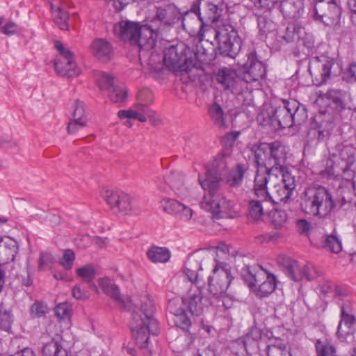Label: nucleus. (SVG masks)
Instances as JSON below:
<instances>
[{"instance_id": "nucleus-1", "label": "nucleus", "mask_w": 356, "mask_h": 356, "mask_svg": "<svg viewBox=\"0 0 356 356\" xmlns=\"http://www.w3.org/2000/svg\"><path fill=\"white\" fill-rule=\"evenodd\" d=\"M155 306L152 299L145 296L140 307L132 313L130 328L136 343L140 348L147 347L149 335L156 336L159 333V323L154 318Z\"/></svg>"}, {"instance_id": "nucleus-2", "label": "nucleus", "mask_w": 356, "mask_h": 356, "mask_svg": "<svg viewBox=\"0 0 356 356\" xmlns=\"http://www.w3.org/2000/svg\"><path fill=\"white\" fill-rule=\"evenodd\" d=\"M300 209L305 213L324 218L330 216L337 203L332 193L324 186L306 188L300 195Z\"/></svg>"}, {"instance_id": "nucleus-3", "label": "nucleus", "mask_w": 356, "mask_h": 356, "mask_svg": "<svg viewBox=\"0 0 356 356\" xmlns=\"http://www.w3.org/2000/svg\"><path fill=\"white\" fill-rule=\"evenodd\" d=\"M339 158L336 161H330L327 168L322 171V175L327 178H337L341 176L348 185V193L353 189L356 195V184L352 181L354 172L353 165L356 162V148L351 145H339Z\"/></svg>"}, {"instance_id": "nucleus-4", "label": "nucleus", "mask_w": 356, "mask_h": 356, "mask_svg": "<svg viewBox=\"0 0 356 356\" xmlns=\"http://www.w3.org/2000/svg\"><path fill=\"white\" fill-rule=\"evenodd\" d=\"M113 33L120 40L137 45L140 50L149 51L156 43L147 23L122 20L114 24Z\"/></svg>"}, {"instance_id": "nucleus-5", "label": "nucleus", "mask_w": 356, "mask_h": 356, "mask_svg": "<svg viewBox=\"0 0 356 356\" xmlns=\"http://www.w3.org/2000/svg\"><path fill=\"white\" fill-rule=\"evenodd\" d=\"M256 166L270 168L279 173L289 172L285 165L287 147L281 141L261 143L254 149Z\"/></svg>"}, {"instance_id": "nucleus-6", "label": "nucleus", "mask_w": 356, "mask_h": 356, "mask_svg": "<svg viewBox=\"0 0 356 356\" xmlns=\"http://www.w3.org/2000/svg\"><path fill=\"white\" fill-rule=\"evenodd\" d=\"M181 18L178 8L173 3H168L155 7L154 13L145 22L156 42L160 35L168 31Z\"/></svg>"}, {"instance_id": "nucleus-7", "label": "nucleus", "mask_w": 356, "mask_h": 356, "mask_svg": "<svg viewBox=\"0 0 356 356\" xmlns=\"http://www.w3.org/2000/svg\"><path fill=\"white\" fill-rule=\"evenodd\" d=\"M154 101V95L148 88L140 90L137 95V102L134 106L127 110H120L118 116L124 120V124L128 127L134 125L136 120L145 122L148 118L151 119L154 112L149 108V104Z\"/></svg>"}, {"instance_id": "nucleus-8", "label": "nucleus", "mask_w": 356, "mask_h": 356, "mask_svg": "<svg viewBox=\"0 0 356 356\" xmlns=\"http://www.w3.org/2000/svg\"><path fill=\"white\" fill-rule=\"evenodd\" d=\"M241 277L250 288L258 286L257 293L261 297L268 296L276 288L275 276L268 273L260 266H244L241 269Z\"/></svg>"}, {"instance_id": "nucleus-9", "label": "nucleus", "mask_w": 356, "mask_h": 356, "mask_svg": "<svg viewBox=\"0 0 356 356\" xmlns=\"http://www.w3.org/2000/svg\"><path fill=\"white\" fill-rule=\"evenodd\" d=\"M212 31L220 54L234 58L241 49V40L237 31L230 24H223Z\"/></svg>"}, {"instance_id": "nucleus-10", "label": "nucleus", "mask_w": 356, "mask_h": 356, "mask_svg": "<svg viewBox=\"0 0 356 356\" xmlns=\"http://www.w3.org/2000/svg\"><path fill=\"white\" fill-rule=\"evenodd\" d=\"M291 100H283L282 104L271 107L270 110L261 111L257 120L264 126H270L275 130L292 127Z\"/></svg>"}, {"instance_id": "nucleus-11", "label": "nucleus", "mask_w": 356, "mask_h": 356, "mask_svg": "<svg viewBox=\"0 0 356 356\" xmlns=\"http://www.w3.org/2000/svg\"><path fill=\"white\" fill-rule=\"evenodd\" d=\"M208 193L204 195L201 202V207L207 211H211L216 218L227 217L234 209V203L225 198L221 191V186L211 190L203 188Z\"/></svg>"}, {"instance_id": "nucleus-12", "label": "nucleus", "mask_w": 356, "mask_h": 356, "mask_svg": "<svg viewBox=\"0 0 356 356\" xmlns=\"http://www.w3.org/2000/svg\"><path fill=\"white\" fill-rule=\"evenodd\" d=\"M232 279L229 266L224 262L216 261L212 275L208 278L209 291L212 298L217 299L225 293Z\"/></svg>"}, {"instance_id": "nucleus-13", "label": "nucleus", "mask_w": 356, "mask_h": 356, "mask_svg": "<svg viewBox=\"0 0 356 356\" xmlns=\"http://www.w3.org/2000/svg\"><path fill=\"white\" fill-rule=\"evenodd\" d=\"M189 51L184 43L170 46L164 51V65L173 72L190 71L192 61L187 56Z\"/></svg>"}, {"instance_id": "nucleus-14", "label": "nucleus", "mask_w": 356, "mask_h": 356, "mask_svg": "<svg viewBox=\"0 0 356 356\" xmlns=\"http://www.w3.org/2000/svg\"><path fill=\"white\" fill-rule=\"evenodd\" d=\"M227 174V158L224 155L218 156L214 161L207 165L205 178L199 181L202 188L213 190L221 186L224 178Z\"/></svg>"}, {"instance_id": "nucleus-15", "label": "nucleus", "mask_w": 356, "mask_h": 356, "mask_svg": "<svg viewBox=\"0 0 356 356\" xmlns=\"http://www.w3.org/2000/svg\"><path fill=\"white\" fill-rule=\"evenodd\" d=\"M335 60L329 56L321 55L313 57L309 63L308 70L316 86L326 83L333 75Z\"/></svg>"}, {"instance_id": "nucleus-16", "label": "nucleus", "mask_w": 356, "mask_h": 356, "mask_svg": "<svg viewBox=\"0 0 356 356\" xmlns=\"http://www.w3.org/2000/svg\"><path fill=\"white\" fill-rule=\"evenodd\" d=\"M314 15L325 25L338 24L341 14L339 5L335 0H313Z\"/></svg>"}, {"instance_id": "nucleus-17", "label": "nucleus", "mask_w": 356, "mask_h": 356, "mask_svg": "<svg viewBox=\"0 0 356 356\" xmlns=\"http://www.w3.org/2000/svg\"><path fill=\"white\" fill-rule=\"evenodd\" d=\"M212 304L211 298L204 296L202 290L197 286L191 287L182 298V305L195 316H201Z\"/></svg>"}, {"instance_id": "nucleus-18", "label": "nucleus", "mask_w": 356, "mask_h": 356, "mask_svg": "<svg viewBox=\"0 0 356 356\" xmlns=\"http://www.w3.org/2000/svg\"><path fill=\"white\" fill-rule=\"evenodd\" d=\"M281 177V181L275 184L269 193V198H266L265 203L278 204L279 202H286L292 195L293 191L296 188V184L295 177L290 172H285L278 174Z\"/></svg>"}, {"instance_id": "nucleus-19", "label": "nucleus", "mask_w": 356, "mask_h": 356, "mask_svg": "<svg viewBox=\"0 0 356 356\" xmlns=\"http://www.w3.org/2000/svg\"><path fill=\"white\" fill-rule=\"evenodd\" d=\"M242 78L245 86L248 83H259L266 74V66L261 61L255 51L248 55V59L242 67Z\"/></svg>"}, {"instance_id": "nucleus-20", "label": "nucleus", "mask_w": 356, "mask_h": 356, "mask_svg": "<svg viewBox=\"0 0 356 356\" xmlns=\"http://www.w3.org/2000/svg\"><path fill=\"white\" fill-rule=\"evenodd\" d=\"M55 47L60 54V57L56 59L54 63L56 72L60 76L69 77L77 76L80 70L73 60V53L65 49L63 44L58 41L56 42Z\"/></svg>"}, {"instance_id": "nucleus-21", "label": "nucleus", "mask_w": 356, "mask_h": 356, "mask_svg": "<svg viewBox=\"0 0 356 356\" xmlns=\"http://www.w3.org/2000/svg\"><path fill=\"white\" fill-rule=\"evenodd\" d=\"M103 197L115 213L130 214L134 211L131 198L128 194L108 189L104 192Z\"/></svg>"}, {"instance_id": "nucleus-22", "label": "nucleus", "mask_w": 356, "mask_h": 356, "mask_svg": "<svg viewBox=\"0 0 356 356\" xmlns=\"http://www.w3.org/2000/svg\"><path fill=\"white\" fill-rule=\"evenodd\" d=\"M192 11L197 16L200 22L198 34L203 40L204 30L210 23H213L218 19L221 15V10L218 6L211 2L206 1L202 8L198 3L194 4Z\"/></svg>"}, {"instance_id": "nucleus-23", "label": "nucleus", "mask_w": 356, "mask_h": 356, "mask_svg": "<svg viewBox=\"0 0 356 356\" xmlns=\"http://www.w3.org/2000/svg\"><path fill=\"white\" fill-rule=\"evenodd\" d=\"M216 79L225 90H229L233 93H240L247 88L243 78L237 74L236 70L228 67L220 69L217 73Z\"/></svg>"}, {"instance_id": "nucleus-24", "label": "nucleus", "mask_w": 356, "mask_h": 356, "mask_svg": "<svg viewBox=\"0 0 356 356\" xmlns=\"http://www.w3.org/2000/svg\"><path fill=\"white\" fill-rule=\"evenodd\" d=\"M257 172L254 180L253 190L257 198L261 199L263 202H266V198H269V193L267 189L268 178L270 176L278 177V172L271 171L270 168L265 166H256Z\"/></svg>"}, {"instance_id": "nucleus-25", "label": "nucleus", "mask_w": 356, "mask_h": 356, "mask_svg": "<svg viewBox=\"0 0 356 356\" xmlns=\"http://www.w3.org/2000/svg\"><path fill=\"white\" fill-rule=\"evenodd\" d=\"M325 96L339 113L346 111L349 114L351 113V108L347 102L350 99V94L347 91L332 88L327 90Z\"/></svg>"}, {"instance_id": "nucleus-26", "label": "nucleus", "mask_w": 356, "mask_h": 356, "mask_svg": "<svg viewBox=\"0 0 356 356\" xmlns=\"http://www.w3.org/2000/svg\"><path fill=\"white\" fill-rule=\"evenodd\" d=\"M164 180L178 197L184 199L188 196L189 191L185 186L184 178L181 172L171 171L165 175Z\"/></svg>"}, {"instance_id": "nucleus-27", "label": "nucleus", "mask_w": 356, "mask_h": 356, "mask_svg": "<svg viewBox=\"0 0 356 356\" xmlns=\"http://www.w3.org/2000/svg\"><path fill=\"white\" fill-rule=\"evenodd\" d=\"M168 309L174 316L173 321L175 325L184 331L188 332L192 323L185 309L181 306L177 307L175 300H170L168 306Z\"/></svg>"}, {"instance_id": "nucleus-28", "label": "nucleus", "mask_w": 356, "mask_h": 356, "mask_svg": "<svg viewBox=\"0 0 356 356\" xmlns=\"http://www.w3.org/2000/svg\"><path fill=\"white\" fill-rule=\"evenodd\" d=\"M91 51L97 59L102 61L109 60L113 55L111 44L103 39L94 40L91 44Z\"/></svg>"}, {"instance_id": "nucleus-29", "label": "nucleus", "mask_w": 356, "mask_h": 356, "mask_svg": "<svg viewBox=\"0 0 356 356\" xmlns=\"http://www.w3.org/2000/svg\"><path fill=\"white\" fill-rule=\"evenodd\" d=\"M280 9L284 17L296 19L303 13V0H283Z\"/></svg>"}, {"instance_id": "nucleus-30", "label": "nucleus", "mask_w": 356, "mask_h": 356, "mask_svg": "<svg viewBox=\"0 0 356 356\" xmlns=\"http://www.w3.org/2000/svg\"><path fill=\"white\" fill-rule=\"evenodd\" d=\"M61 337L57 336L46 343L42 349L44 356H67V351L60 343Z\"/></svg>"}, {"instance_id": "nucleus-31", "label": "nucleus", "mask_w": 356, "mask_h": 356, "mask_svg": "<svg viewBox=\"0 0 356 356\" xmlns=\"http://www.w3.org/2000/svg\"><path fill=\"white\" fill-rule=\"evenodd\" d=\"M99 285L103 291L126 307L124 299L121 297L119 288L110 279L105 277L99 280Z\"/></svg>"}, {"instance_id": "nucleus-32", "label": "nucleus", "mask_w": 356, "mask_h": 356, "mask_svg": "<svg viewBox=\"0 0 356 356\" xmlns=\"http://www.w3.org/2000/svg\"><path fill=\"white\" fill-rule=\"evenodd\" d=\"M246 168L244 164L238 163L224 178L226 183L232 187H238L241 185Z\"/></svg>"}, {"instance_id": "nucleus-33", "label": "nucleus", "mask_w": 356, "mask_h": 356, "mask_svg": "<svg viewBox=\"0 0 356 356\" xmlns=\"http://www.w3.org/2000/svg\"><path fill=\"white\" fill-rule=\"evenodd\" d=\"M261 199L251 200L248 204V217L253 221L263 220L264 209L266 204Z\"/></svg>"}, {"instance_id": "nucleus-34", "label": "nucleus", "mask_w": 356, "mask_h": 356, "mask_svg": "<svg viewBox=\"0 0 356 356\" xmlns=\"http://www.w3.org/2000/svg\"><path fill=\"white\" fill-rule=\"evenodd\" d=\"M284 273L292 280L295 282L300 281L303 279V265H300L296 260H287L284 265Z\"/></svg>"}, {"instance_id": "nucleus-35", "label": "nucleus", "mask_w": 356, "mask_h": 356, "mask_svg": "<svg viewBox=\"0 0 356 356\" xmlns=\"http://www.w3.org/2000/svg\"><path fill=\"white\" fill-rule=\"evenodd\" d=\"M202 270L201 264L198 261L188 259L184 264V273L188 281L193 284H197L200 275L199 271Z\"/></svg>"}, {"instance_id": "nucleus-36", "label": "nucleus", "mask_w": 356, "mask_h": 356, "mask_svg": "<svg viewBox=\"0 0 356 356\" xmlns=\"http://www.w3.org/2000/svg\"><path fill=\"white\" fill-rule=\"evenodd\" d=\"M108 97L113 103L123 105L128 101L127 90L122 83H117L108 91Z\"/></svg>"}, {"instance_id": "nucleus-37", "label": "nucleus", "mask_w": 356, "mask_h": 356, "mask_svg": "<svg viewBox=\"0 0 356 356\" xmlns=\"http://www.w3.org/2000/svg\"><path fill=\"white\" fill-rule=\"evenodd\" d=\"M149 259L154 263H165L170 258V252L166 248L152 247L147 252Z\"/></svg>"}, {"instance_id": "nucleus-38", "label": "nucleus", "mask_w": 356, "mask_h": 356, "mask_svg": "<svg viewBox=\"0 0 356 356\" xmlns=\"http://www.w3.org/2000/svg\"><path fill=\"white\" fill-rule=\"evenodd\" d=\"M291 108L292 126L294 124H300L305 122L307 118L306 108L294 99L291 100V104L289 105Z\"/></svg>"}, {"instance_id": "nucleus-39", "label": "nucleus", "mask_w": 356, "mask_h": 356, "mask_svg": "<svg viewBox=\"0 0 356 356\" xmlns=\"http://www.w3.org/2000/svg\"><path fill=\"white\" fill-rule=\"evenodd\" d=\"M253 13L257 17V25L260 31L266 33L270 31L272 22L270 19V12L253 8Z\"/></svg>"}, {"instance_id": "nucleus-40", "label": "nucleus", "mask_w": 356, "mask_h": 356, "mask_svg": "<svg viewBox=\"0 0 356 356\" xmlns=\"http://www.w3.org/2000/svg\"><path fill=\"white\" fill-rule=\"evenodd\" d=\"M51 7L55 23L59 26L60 29L67 30L69 27L67 23L69 14L67 12L60 6L55 8L54 5H51Z\"/></svg>"}, {"instance_id": "nucleus-41", "label": "nucleus", "mask_w": 356, "mask_h": 356, "mask_svg": "<svg viewBox=\"0 0 356 356\" xmlns=\"http://www.w3.org/2000/svg\"><path fill=\"white\" fill-rule=\"evenodd\" d=\"M315 348L317 356H337L335 346L327 339L316 340Z\"/></svg>"}, {"instance_id": "nucleus-42", "label": "nucleus", "mask_w": 356, "mask_h": 356, "mask_svg": "<svg viewBox=\"0 0 356 356\" xmlns=\"http://www.w3.org/2000/svg\"><path fill=\"white\" fill-rule=\"evenodd\" d=\"M302 34V29L297 24H290L286 29L284 34L282 36L286 44L295 42L300 40V35Z\"/></svg>"}, {"instance_id": "nucleus-43", "label": "nucleus", "mask_w": 356, "mask_h": 356, "mask_svg": "<svg viewBox=\"0 0 356 356\" xmlns=\"http://www.w3.org/2000/svg\"><path fill=\"white\" fill-rule=\"evenodd\" d=\"M235 343L241 346L245 350L248 356L257 353L259 350V343L254 340H251L246 336L238 338Z\"/></svg>"}, {"instance_id": "nucleus-44", "label": "nucleus", "mask_w": 356, "mask_h": 356, "mask_svg": "<svg viewBox=\"0 0 356 356\" xmlns=\"http://www.w3.org/2000/svg\"><path fill=\"white\" fill-rule=\"evenodd\" d=\"M341 320L339 321L338 329H337V336L340 340L345 339V334H343L341 331V325L342 323L345 324V325L348 327V330L351 328L353 325L355 323V318L353 315H350L347 314L345 311V308L343 306L341 307V314H340Z\"/></svg>"}, {"instance_id": "nucleus-45", "label": "nucleus", "mask_w": 356, "mask_h": 356, "mask_svg": "<svg viewBox=\"0 0 356 356\" xmlns=\"http://www.w3.org/2000/svg\"><path fill=\"white\" fill-rule=\"evenodd\" d=\"M97 83L100 89L108 91L117 84L115 77L106 72L99 73L97 77Z\"/></svg>"}, {"instance_id": "nucleus-46", "label": "nucleus", "mask_w": 356, "mask_h": 356, "mask_svg": "<svg viewBox=\"0 0 356 356\" xmlns=\"http://www.w3.org/2000/svg\"><path fill=\"white\" fill-rule=\"evenodd\" d=\"M13 321L11 311L6 308L3 303H0V329L5 331L9 330Z\"/></svg>"}, {"instance_id": "nucleus-47", "label": "nucleus", "mask_w": 356, "mask_h": 356, "mask_svg": "<svg viewBox=\"0 0 356 356\" xmlns=\"http://www.w3.org/2000/svg\"><path fill=\"white\" fill-rule=\"evenodd\" d=\"M270 222L275 228L282 227L287 220V213L284 210L273 209L269 213Z\"/></svg>"}, {"instance_id": "nucleus-48", "label": "nucleus", "mask_w": 356, "mask_h": 356, "mask_svg": "<svg viewBox=\"0 0 356 356\" xmlns=\"http://www.w3.org/2000/svg\"><path fill=\"white\" fill-rule=\"evenodd\" d=\"M323 245L325 248L330 250L334 253H338L342 249L341 241L336 235L332 234L326 235L325 236Z\"/></svg>"}, {"instance_id": "nucleus-49", "label": "nucleus", "mask_w": 356, "mask_h": 356, "mask_svg": "<svg viewBox=\"0 0 356 356\" xmlns=\"http://www.w3.org/2000/svg\"><path fill=\"white\" fill-rule=\"evenodd\" d=\"M163 210L170 214L177 216L180 209L183 208V204L173 199H163L161 201Z\"/></svg>"}, {"instance_id": "nucleus-50", "label": "nucleus", "mask_w": 356, "mask_h": 356, "mask_svg": "<svg viewBox=\"0 0 356 356\" xmlns=\"http://www.w3.org/2000/svg\"><path fill=\"white\" fill-rule=\"evenodd\" d=\"M76 275L85 282L93 281L95 277V269L91 264H87L81 268H77Z\"/></svg>"}, {"instance_id": "nucleus-51", "label": "nucleus", "mask_w": 356, "mask_h": 356, "mask_svg": "<svg viewBox=\"0 0 356 356\" xmlns=\"http://www.w3.org/2000/svg\"><path fill=\"white\" fill-rule=\"evenodd\" d=\"M72 120L83 121L86 122L87 117L85 112V105L83 102L76 99L72 106Z\"/></svg>"}, {"instance_id": "nucleus-52", "label": "nucleus", "mask_w": 356, "mask_h": 356, "mask_svg": "<svg viewBox=\"0 0 356 356\" xmlns=\"http://www.w3.org/2000/svg\"><path fill=\"white\" fill-rule=\"evenodd\" d=\"M209 113L213 121L217 126L222 127L225 125L223 111L219 104H212L209 108Z\"/></svg>"}, {"instance_id": "nucleus-53", "label": "nucleus", "mask_w": 356, "mask_h": 356, "mask_svg": "<svg viewBox=\"0 0 356 356\" xmlns=\"http://www.w3.org/2000/svg\"><path fill=\"white\" fill-rule=\"evenodd\" d=\"M55 262V259L49 252H41L38 258V269L44 270L49 268Z\"/></svg>"}, {"instance_id": "nucleus-54", "label": "nucleus", "mask_w": 356, "mask_h": 356, "mask_svg": "<svg viewBox=\"0 0 356 356\" xmlns=\"http://www.w3.org/2000/svg\"><path fill=\"white\" fill-rule=\"evenodd\" d=\"M74 259V252L72 250L67 249L64 252L59 263L65 270H70L72 268Z\"/></svg>"}, {"instance_id": "nucleus-55", "label": "nucleus", "mask_w": 356, "mask_h": 356, "mask_svg": "<svg viewBox=\"0 0 356 356\" xmlns=\"http://www.w3.org/2000/svg\"><path fill=\"white\" fill-rule=\"evenodd\" d=\"M300 44H302L308 50V54H313L315 47L314 36L310 33H307L302 29V34L300 35V40L298 41Z\"/></svg>"}, {"instance_id": "nucleus-56", "label": "nucleus", "mask_w": 356, "mask_h": 356, "mask_svg": "<svg viewBox=\"0 0 356 356\" xmlns=\"http://www.w3.org/2000/svg\"><path fill=\"white\" fill-rule=\"evenodd\" d=\"M320 275V272L312 264L303 265V278L307 281H312L317 278Z\"/></svg>"}, {"instance_id": "nucleus-57", "label": "nucleus", "mask_w": 356, "mask_h": 356, "mask_svg": "<svg viewBox=\"0 0 356 356\" xmlns=\"http://www.w3.org/2000/svg\"><path fill=\"white\" fill-rule=\"evenodd\" d=\"M70 313L71 306L67 302L60 303L55 308L56 316L62 319L69 318Z\"/></svg>"}, {"instance_id": "nucleus-58", "label": "nucleus", "mask_w": 356, "mask_h": 356, "mask_svg": "<svg viewBox=\"0 0 356 356\" xmlns=\"http://www.w3.org/2000/svg\"><path fill=\"white\" fill-rule=\"evenodd\" d=\"M47 305L39 301L34 302L31 308V314L35 317L38 318L44 316L47 313Z\"/></svg>"}, {"instance_id": "nucleus-59", "label": "nucleus", "mask_w": 356, "mask_h": 356, "mask_svg": "<svg viewBox=\"0 0 356 356\" xmlns=\"http://www.w3.org/2000/svg\"><path fill=\"white\" fill-rule=\"evenodd\" d=\"M277 0H258L254 5L253 8L261 10L270 11L274 7Z\"/></svg>"}, {"instance_id": "nucleus-60", "label": "nucleus", "mask_w": 356, "mask_h": 356, "mask_svg": "<svg viewBox=\"0 0 356 356\" xmlns=\"http://www.w3.org/2000/svg\"><path fill=\"white\" fill-rule=\"evenodd\" d=\"M343 79L349 83L356 82V63L350 65L343 74Z\"/></svg>"}, {"instance_id": "nucleus-61", "label": "nucleus", "mask_w": 356, "mask_h": 356, "mask_svg": "<svg viewBox=\"0 0 356 356\" xmlns=\"http://www.w3.org/2000/svg\"><path fill=\"white\" fill-rule=\"evenodd\" d=\"M245 336L259 343V341L263 339L264 334L261 329L254 327Z\"/></svg>"}, {"instance_id": "nucleus-62", "label": "nucleus", "mask_w": 356, "mask_h": 356, "mask_svg": "<svg viewBox=\"0 0 356 356\" xmlns=\"http://www.w3.org/2000/svg\"><path fill=\"white\" fill-rule=\"evenodd\" d=\"M18 26L13 22H8L6 24H4L1 29V31L3 34L6 35H14L17 33Z\"/></svg>"}, {"instance_id": "nucleus-63", "label": "nucleus", "mask_w": 356, "mask_h": 356, "mask_svg": "<svg viewBox=\"0 0 356 356\" xmlns=\"http://www.w3.org/2000/svg\"><path fill=\"white\" fill-rule=\"evenodd\" d=\"M86 125L83 121L71 120L67 126L69 134H74L80 131L81 129Z\"/></svg>"}, {"instance_id": "nucleus-64", "label": "nucleus", "mask_w": 356, "mask_h": 356, "mask_svg": "<svg viewBox=\"0 0 356 356\" xmlns=\"http://www.w3.org/2000/svg\"><path fill=\"white\" fill-rule=\"evenodd\" d=\"M72 295L76 299L78 300L86 299L89 297L88 292L82 289L79 285H76L73 288Z\"/></svg>"}]
</instances>
